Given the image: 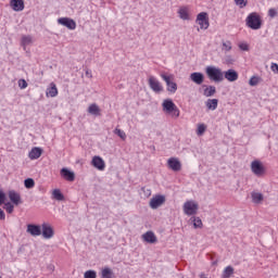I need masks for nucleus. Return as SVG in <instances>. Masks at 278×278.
<instances>
[{
    "label": "nucleus",
    "instance_id": "obj_1",
    "mask_svg": "<svg viewBox=\"0 0 278 278\" xmlns=\"http://www.w3.org/2000/svg\"><path fill=\"white\" fill-rule=\"evenodd\" d=\"M205 73L211 81H214L215 84H220L222 81H225V76L223 73V70L216 66H207L205 68Z\"/></svg>",
    "mask_w": 278,
    "mask_h": 278
},
{
    "label": "nucleus",
    "instance_id": "obj_2",
    "mask_svg": "<svg viewBox=\"0 0 278 278\" xmlns=\"http://www.w3.org/2000/svg\"><path fill=\"white\" fill-rule=\"evenodd\" d=\"M162 108L165 114H170L173 118H179V108H177L172 99H165L162 103Z\"/></svg>",
    "mask_w": 278,
    "mask_h": 278
},
{
    "label": "nucleus",
    "instance_id": "obj_3",
    "mask_svg": "<svg viewBox=\"0 0 278 278\" xmlns=\"http://www.w3.org/2000/svg\"><path fill=\"white\" fill-rule=\"evenodd\" d=\"M247 26L250 29H262V17L257 13H250L245 20Z\"/></svg>",
    "mask_w": 278,
    "mask_h": 278
},
{
    "label": "nucleus",
    "instance_id": "obj_4",
    "mask_svg": "<svg viewBox=\"0 0 278 278\" xmlns=\"http://www.w3.org/2000/svg\"><path fill=\"white\" fill-rule=\"evenodd\" d=\"M182 210L186 216H194L199 212V203L194 200H188L184 203Z\"/></svg>",
    "mask_w": 278,
    "mask_h": 278
},
{
    "label": "nucleus",
    "instance_id": "obj_5",
    "mask_svg": "<svg viewBox=\"0 0 278 278\" xmlns=\"http://www.w3.org/2000/svg\"><path fill=\"white\" fill-rule=\"evenodd\" d=\"M161 77L167 86V92L175 94L177 92V83L173 81V76L161 74Z\"/></svg>",
    "mask_w": 278,
    "mask_h": 278
},
{
    "label": "nucleus",
    "instance_id": "obj_6",
    "mask_svg": "<svg viewBox=\"0 0 278 278\" xmlns=\"http://www.w3.org/2000/svg\"><path fill=\"white\" fill-rule=\"evenodd\" d=\"M165 203H166V197L159 194L151 198L149 205L151 210H157V207H162V205H164Z\"/></svg>",
    "mask_w": 278,
    "mask_h": 278
},
{
    "label": "nucleus",
    "instance_id": "obj_7",
    "mask_svg": "<svg viewBox=\"0 0 278 278\" xmlns=\"http://www.w3.org/2000/svg\"><path fill=\"white\" fill-rule=\"evenodd\" d=\"M251 170L254 175H256V177H262V175L266 173L264 165L260 161H253L251 163Z\"/></svg>",
    "mask_w": 278,
    "mask_h": 278
},
{
    "label": "nucleus",
    "instance_id": "obj_8",
    "mask_svg": "<svg viewBox=\"0 0 278 278\" xmlns=\"http://www.w3.org/2000/svg\"><path fill=\"white\" fill-rule=\"evenodd\" d=\"M197 23L202 29H207V27H210V18L207 17V13H199L197 16Z\"/></svg>",
    "mask_w": 278,
    "mask_h": 278
},
{
    "label": "nucleus",
    "instance_id": "obj_9",
    "mask_svg": "<svg viewBox=\"0 0 278 278\" xmlns=\"http://www.w3.org/2000/svg\"><path fill=\"white\" fill-rule=\"evenodd\" d=\"M148 84L151 90H153V92L160 93L164 90V87H162V84H160L157 78H155L154 76L149 77Z\"/></svg>",
    "mask_w": 278,
    "mask_h": 278
},
{
    "label": "nucleus",
    "instance_id": "obj_10",
    "mask_svg": "<svg viewBox=\"0 0 278 278\" xmlns=\"http://www.w3.org/2000/svg\"><path fill=\"white\" fill-rule=\"evenodd\" d=\"M167 166L170 170H174V173H179V170H181V161L177 157H169L167 160Z\"/></svg>",
    "mask_w": 278,
    "mask_h": 278
},
{
    "label": "nucleus",
    "instance_id": "obj_11",
    "mask_svg": "<svg viewBox=\"0 0 278 278\" xmlns=\"http://www.w3.org/2000/svg\"><path fill=\"white\" fill-rule=\"evenodd\" d=\"M41 233L46 240H51V238H53V236L55 235V232L53 231V227H51V225L47 223H43L41 225Z\"/></svg>",
    "mask_w": 278,
    "mask_h": 278
},
{
    "label": "nucleus",
    "instance_id": "obj_12",
    "mask_svg": "<svg viewBox=\"0 0 278 278\" xmlns=\"http://www.w3.org/2000/svg\"><path fill=\"white\" fill-rule=\"evenodd\" d=\"M59 25H63V27H67V29H76L77 23L71 17H61L58 20Z\"/></svg>",
    "mask_w": 278,
    "mask_h": 278
},
{
    "label": "nucleus",
    "instance_id": "obj_13",
    "mask_svg": "<svg viewBox=\"0 0 278 278\" xmlns=\"http://www.w3.org/2000/svg\"><path fill=\"white\" fill-rule=\"evenodd\" d=\"M26 231L27 233H30V236L34 237L42 236V227H40V225L28 224Z\"/></svg>",
    "mask_w": 278,
    "mask_h": 278
},
{
    "label": "nucleus",
    "instance_id": "obj_14",
    "mask_svg": "<svg viewBox=\"0 0 278 278\" xmlns=\"http://www.w3.org/2000/svg\"><path fill=\"white\" fill-rule=\"evenodd\" d=\"M189 78L193 81V84H197V86H201V84L205 81V75H203L201 72L191 73Z\"/></svg>",
    "mask_w": 278,
    "mask_h": 278
},
{
    "label": "nucleus",
    "instance_id": "obj_15",
    "mask_svg": "<svg viewBox=\"0 0 278 278\" xmlns=\"http://www.w3.org/2000/svg\"><path fill=\"white\" fill-rule=\"evenodd\" d=\"M224 73V79H227V81L233 83L238 81L239 74L236 72V70L230 68Z\"/></svg>",
    "mask_w": 278,
    "mask_h": 278
},
{
    "label": "nucleus",
    "instance_id": "obj_16",
    "mask_svg": "<svg viewBox=\"0 0 278 278\" xmlns=\"http://www.w3.org/2000/svg\"><path fill=\"white\" fill-rule=\"evenodd\" d=\"M91 164L98 170H105V161L101 156H93Z\"/></svg>",
    "mask_w": 278,
    "mask_h": 278
},
{
    "label": "nucleus",
    "instance_id": "obj_17",
    "mask_svg": "<svg viewBox=\"0 0 278 278\" xmlns=\"http://www.w3.org/2000/svg\"><path fill=\"white\" fill-rule=\"evenodd\" d=\"M10 5L14 12H23L25 10V1L23 0H11Z\"/></svg>",
    "mask_w": 278,
    "mask_h": 278
},
{
    "label": "nucleus",
    "instance_id": "obj_18",
    "mask_svg": "<svg viewBox=\"0 0 278 278\" xmlns=\"http://www.w3.org/2000/svg\"><path fill=\"white\" fill-rule=\"evenodd\" d=\"M9 199L11 201V203H13V205H21V203H23V201L21 200V193L14 191V190H10L9 191Z\"/></svg>",
    "mask_w": 278,
    "mask_h": 278
},
{
    "label": "nucleus",
    "instance_id": "obj_19",
    "mask_svg": "<svg viewBox=\"0 0 278 278\" xmlns=\"http://www.w3.org/2000/svg\"><path fill=\"white\" fill-rule=\"evenodd\" d=\"M61 177H63V179H66V181H75V172H72L68 168L63 167L61 169Z\"/></svg>",
    "mask_w": 278,
    "mask_h": 278
},
{
    "label": "nucleus",
    "instance_id": "obj_20",
    "mask_svg": "<svg viewBox=\"0 0 278 278\" xmlns=\"http://www.w3.org/2000/svg\"><path fill=\"white\" fill-rule=\"evenodd\" d=\"M142 238H143L144 242H148V244H155V242H157V237L155 236V232H153L151 230L143 233Z\"/></svg>",
    "mask_w": 278,
    "mask_h": 278
},
{
    "label": "nucleus",
    "instance_id": "obj_21",
    "mask_svg": "<svg viewBox=\"0 0 278 278\" xmlns=\"http://www.w3.org/2000/svg\"><path fill=\"white\" fill-rule=\"evenodd\" d=\"M40 155H42V148L38 147L33 148L28 153L29 160H38Z\"/></svg>",
    "mask_w": 278,
    "mask_h": 278
},
{
    "label": "nucleus",
    "instance_id": "obj_22",
    "mask_svg": "<svg viewBox=\"0 0 278 278\" xmlns=\"http://www.w3.org/2000/svg\"><path fill=\"white\" fill-rule=\"evenodd\" d=\"M88 114H91V116H100L101 115V109L97 103H92L89 105L87 110Z\"/></svg>",
    "mask_w": 278,
    "mask_h": 278
},
{
    "label": "nucleus",
    "instance_id": "obj_23",
    "mask_svg": "<svg viewBox=\"0 0 278 278\" xmlns=\"http://www.w3.org/2000/svg\"><path fill=\"white\" fill-rule=\"evenodd\" d=\"M178 16L181 21H189L190 15L188 14V7H180L178 10Z\"/></svg>",
    "mask_w": 278,
    "mask_h": 278
},
{
    "label": "nucleus",
    "instance_id": "obj_24",
    "mask_svg": "<svg viewBox=\"0 0 278 278\" xmlns=\"http://www.w3.org/2000/svg\"><path fill=\"white\" fill-rule=\"evenodd\" d=\"M46 97H58V87L55 86L54 83L50 84V87L46 91Z\"/></svg>",
    "mask_w": 278,
    "mask_h": 278
},
{
    "label": "nucleus",
    "instance_id": "obj_25",
    "mask_svg": "<svg viewBox=\"0 0 278 278\" xmlns=\"http://www.w3.org/2000/svg\"><path fill=\"white\" fill-rule=\"evenodd\" d=\"M204 91H203V96L204 97H214V94H216V87L215 86H205L204 85Z\"/></svg>",
    "mask_w": 278,
    "mask_h": 278
},
{
    "label": "nucleus",
    "instance_id": "obj_26",
    "mask_svg": "<svg viewBox=\"0 0 278 278\" xmlns=\"http://www.w3.org/2000/svg\"><path fill=\"white\" fill-rule=\"evenodd\" d=\"M34 42L31 36L29 35H24L22 36L21 45L25 49H27L28 45H31Z\"/></svg>",
    "mask_w": 278,
    "mask_h": 278
},
{
    "label": "nucleus",
    "instance_id": "obj_27",
    "mask_svg": "<svg viewBox=\"0 0 278 278\" xmlns=\"http://www.w3.org/2000/svg\"><path fill=\"white\" fill-rule=\"evenodd\" d=\"M205 105L207 108V110H216V108H218V99H208L206 102H205Z\"/></svg>",
    "mask_w": 278,
    "mask_h": 278
},
{
    "label": "nucleus",
    "instance_id": "obj_28",
    "mask_svg": "<svg viewBox=\"0 0 278 278\" xmlns=\"http://www.w3.org/2000/svg\"><path fill=\"white\" fill-rule=\"evenodd\" d=\"M235 273V269L231 265L227 266L222 274V278H231Z\"/></svg>",
    "mask_w": 278,
    "mask_h": 278
},
{
    "label": "nucleus",
    "instance_id": "obj_29",
    "mask_svg": "<svg viewBox=\"0 0 278 278\" xmlns=\"http://www.w3.org/2000/svg\"><path fill=\"white\" fill-rule=\"evenodd\" d=\"M251 198L253 203H262V201H264V194L260 192H252Z\"/></svg>",
    "mask_w": 278,
    "mask_h": 278
},
{
    "label": "nucleus",
    "instance_id": "obj_30",
    "mask_svg": "<svg viewBox=\"0 0 278 278\" xmlns=\"http://www.w3.org/2000/svg\"><path fill=\"white\" fill-rule=\"evenodd\" d=\"M102 278H114V271L110 267H104L101 271Z\"/></svg>",
    "mask_w": 278,
    "mask_h": 278
},
{
    "label": "nucleus",
    "instance_id": "obj_31",
    "mask_svg": "<svg viewBox=\"0 0 278 278\" xmlns=\"http://www.w3.org/2000/svg\"><path fill=\"white\" fill-rule=\"evenodd\" d=\"M52 197L55 201H64V193L60 189H54Z\"/></svg>",
    "mask_w": 278,
    "mask_h": 278
},
{
    "label": "nucleus",
    "instance_id": "obj_32",
    "mask_svg": "<svg viewBox=\"0 0 278 278\" xmlns=\"http://www.w3.org/2000/svg\"><path fill=\"white\" fill-rule=\"evenodd\" d=\"M190 220H192L194 229H201L203 227V220H201V217H191Z\"/></svg>",
    "mask_w": 278,
    "mask_h": 278
},
{
    "label": "nucleus",
    "instance_id": "obj_33",
    "mask_svg": "<svg viewBox=\"0 0 278 278\" xmlns=\"http://www.w3.org/2000/svg\"><path fill=\"white\" fill-rule=\"evenodd\" d=\"M258 84H262V77H260V76H252L249 80V85L252 87H255Z\"/></svg>",
    "mask_w": 278,
    "mask_h": 278
},
{
    "label": "nucleus",
    "instance_id": "obj_34",
    "mask_svg": "<svg viewBox=\"0 0 278 278\" xmlns=\"http://www.w3.org/2000/svg\"><path fill=\"white\" fill-rule=\"evenodd\" d=\"M24 186H25V188H27L29 190V189L34 188V186H36V181H34L33 178H26L24 180Z\"/></svg>",
    "mask_w": 278,
    "mask_h": 278
},
{
    "label": "nucleus",
    "instance_id": "obj_35",
    "mask_svg": "<svg viewBox=\"0 0 278 278\" xmlns=\"http://www.w3.org/2000/svg\"><path fill=\"white\" fill-rule=\"evenodd\" d=\"M236 63V59H233V56L231 55H226L224 58V64H226L227 66H231Z\"/></svg>",
    "mask_w": 278,
    "mask_h": 278
},
{
    "label": "nucleus",
    "instance_id": "obj_36",
    "mask_svg": "<svg viewBox=\"0 0 278 278\" xmlns=\"http://www.w3.org/2000/svg\"><path fill=\"white\" fill-rule=\"evenodd\" d=\"M222 49L223 51L229 52L231 51L232 47H231V41H223L222 43Z\"/></svg>",
    "mask_w": 278,
    "mask_h": 278
},
{
    "label": "nucleus",
    "instance_id": "obj_37",
    "mask_svg": "<svg viewBox=\"0 0 278 278\" xmlns=\"http://www.w3.org/2000/svg\"><path fill=\"white\" fill-rule=\"evenodd\" d=\"M206 129H207V127L205 126V124L198 125L197 135L203 136L205 134Z\"/></svg>",
    "mask_w": 278,
    "mask_h": 278
},
{
    "label": "nucleus",
    "instance_id": "obj_38",
    "mask_svg": "<svg viewBox=\"0 0 278 278\" xmlns=\"http://www.w3.org/2000/svg\"><path fill=\"white\" fill-rule=\"evenodd\" d=\"M114 134H116V136H118L122 140H126L127 135L125 134V131H123L119 128H115Z\"/></svg>",
    "mask_w": 278,
    "mask_h": 278
},
{
    "label": "nucleus",
    "instance_id": "obj_39",
    "mask_svg": "<svg viewBox=\"0 0 278 278\" xmlns=\"http://www.w3.org/2000/svg\"><path fill=\"white\" fill-rule=\"evenodd\" d=\"M3 205L8 214H12V212H14V204H11L10 202H4Z\"/></svg>",
    "mask_w": 278,
    "mask_h": 278
},
{
    "label": "nucleus",
    "instance_id": "obj_40",
    "mask_svg": "<svg viewBox=\"0 0 278 278\" xmlns=\"http://www.w3.org/2000/svg\"><path fill=\"white\" fill-rule=\"evenodd\" d=\"M235 3L242 10V8H247L249 1L248 0H235Z\"/></svg>",
    "mask_w": 278,
    "mask_h": 278
},
{
    "label": "nucleus",
    "instance_id": "obj_41",
    "mask_svg": "<svg viewBox=\"0 0 278 278\" xmlns=\"http://www.w3.org/2000/svg\"><path fill=\"white\" fill-rule=\"evenodd\" d=\"M84 277L85 278H97V271L89 269V270L85 271Z\"/></svg>",
    "mask_w": 278,
    "mask_h": 278
},
{
    "label": "nucleus",
    "instance_id": "obj_42",
    "mask_svg": "<svg viewBox=\"0 0 278 278\" xmlns=\"http://www.w3.org/2000/svg\"><path fill=\"white\" fill-rule=\"evenodd\" d=\"M27 80H25V79H20L18 80V88H21V90H25V88H27Z\"/></svg>",
    "mask_w": 278,
    "mask_h": 278
},
{
    "label": "nucleus",
    "instance_id": "obj_43",
    "mask_svg": "<svg viewBox=\"0 0 278 278\" xmlns=\"http://www.w3.org/2000/svg\"><path fill=\"white\" fill-rule=\"evenodd\" d=\"M7 199L8 198L5 195V192H3V190L0 189V205H3Z\"/></svg>",
    "mask_w": 278,
    "mask_h": 278
},
{
    "label": "nucleus",
    "instance_id": "obj_44",
    "mask_svg": "<svg viewBox=\"0 0 278 278\" xmlns=\"http://www.w3.org/2000/svg\"><path fill=\"white\" fill-rule=\"evenodd\" d=\"M268 16H270V18H275V16H277V10L276 9H269L268 10Z\"/></svg>",
    "mask_w": 278,
    "mask_h": 278
},
{
    "label": "nucleus",
    "instance_id": "obj_45",
    "mask_svg": "<svg viewBox=\"0 0 278 278\" xmlns=\"http://www.w3.org/2000/svg\"><path fill=\"white\" fill-rule=\"evenodd\" d=\"M144 197H151V189H147V187L141 188Z\"/></svg>",
    "mask_w": 278,
    "mask_h": 278
},
{
    "label": "nucleus",
    "instance_id": "obj_46",
    "mask_svg": "<svg viewBox=\"0 0 278 278\" xmlns=\"http://www.w3.org/2000/svg\"><path fill=\"white\" fill-rule=\"evenodd\" d=\"M239 49H241V51H249V45H247V43H240V45H239Z\"/></svg>",
    "mask_w": 278,
    "mask_h": 278
},
{
    "label": "nucleus",
    "instance_id": "obj_47",
    "mask_svg": "<svg viewBox=\"0 0 278 278\" xmlns=\"http://www.w3.org/2000/svg\"><path fill=\"white\" fill-rule=\"evenodd\" d=\"M273 73H278V64L277 63H271V66H270Z\"/></svg>",
    "mask_w": 278,
    "mask_h": 278
},
{
    "label": "nucleus",
    "instance_id": "obj_48",
    "mask_svg": "<svg viewBox=\"0 0 278 278\" xmlns=\"http://www.w3.org/2000/svg\"><path fill=\"white\" fill-rule=\"evenodd\" d=\"M0 220H5V212L0 208Z\"/></svg>",
    "mask_w": 278,
    "mask_h": 278
},
{
    "label": "nucleus",
    "instance_id": "obj_49",
    "mask_svg": "<svg viewBox=\"0 0 278 278\" xmlns=\"http://www.w3.org/2000/svg\"><path fill=\"white\" fill-rule=\"evenodd\" d=\"M86 77H88L89 79H92V72H90V70L86 71Z\"/></svg>",
    "mask_w": 278,
    "mask_h": 278
},
{
    "label": "nucleus",
    "instance_id": "obj_50",
    "mask_svg": "<svg viewBox=\"0 0 278 278\" xmlns=\"http://www.w3.org/2000/svg\"><path fill=\"white\" fill-rule=\"evenodd\" d=\"M200 278H207V276H205V274H201Z\"/></svg>",
    "mask_w": 278,
    "mask_h": 278
}]
</instances>
